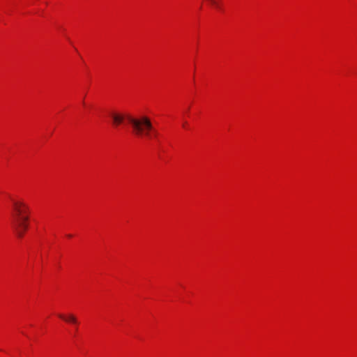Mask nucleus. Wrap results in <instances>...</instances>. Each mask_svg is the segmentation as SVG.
Here are the masks:
<instances>
[{"mask_svg":"<svg viewBox=\"0 0 357 357\" xmlns=\"http://www.w3.org/2000/svg\"><path fill=\"white\" fill-rule=\"evenodd\" d=\"M152 133H153V136H154V137H157L158 133H157V132H156V131H155V130H153V129L151 130V131L150 132V135H142V136H138V137H149V138H150V137H151V135H152Z\"/></svg>","mask_w":357,"mask_h":357,"instance_id":"nucleus-4","label":"nucleus"},{"mask_svg":"<svg viewBox=\"0 0 357 357\" xmlns=\"http://www.w3.org/2000/svg\"><path fill=\"white\" fill-rule=\"evenodd\" d=\"M185 126H186V123L185 122L183 123V127H185Z\"/></svg>","mask_w":357,"mask_h":357,"instance_id":"nucleus-6","label":"nucleus"},{"mask_svg":"<svg viewBox=\"0 0 357 357\" xmlns=\"http://www.w3.org/2000/svg\"><path fill=\"white\" fill-rule=\"evenodd\" d=\"M58 316L59 318L67 322H70L75 324H77V318L73 314H69L68 316L66 317L63 314H59Z\"/></svg>","mask_w":357,"mask_h":357,"instance_id":"nucleus-3","label":"nucleus"},{"mask_svg":"<svg viewBox=\"0 0 357 357\" xmlns=\"http://www.w3.org/2000/svg\"><path fill=\"white\" fill-rule=\"evenodd\" d=\"M115 126L122 123L126 119L131 126L132 133L136 136L149 135L153 129L150 119L146 116L135 118L130 115L124 116L121 114L112 112L110 114Z\"/></svg>","mask_w":357,"mask_h":357,"instance_id":"nucleus-1","label":"nucleus"},{"mask_svg":"<svg viewBox=\"0 0 357 357\" xmlns=\"http://www.w3.org/2000/svg\"><path fill=\"white\" fill-rule=\"evenodd\" d=\"M212 5L216 6V7H218V3L216 0H208Z\"/></svg>","mask_w":357,"mask_h":357,"instance_id":"nucleus-5","label":"nucleus"},{"mask_svg":"<svg viewBox=\"0 0 357 357\" xmlns=\"http://www.w3.org/2000/svg\"><path fill=\"white\" fill-rule=\"evenodd\" d=\"M29 206L22 201H13L12 227L19 238H22L28 229Z\"/></svg>","mask_w":357,"mask_h":357,"instance_id":"nucleus-2","label":"nucleus"}]
</instances>
